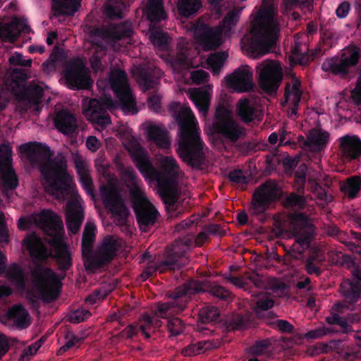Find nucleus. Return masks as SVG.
Listing matches in <instances>:
<instances>
[{
  "instance_id": "39448f33",
  "label": "nucleus",
  "mask_w": 361,
  "mask_h": 361,
  "mask_svg": "<svg viewBox=\"0 0 361 361\" xmlns=\"http://www.w3.org/2000/svg\"><path fill=\"white\" fill-rule=\"evenodd\" d=\"M135 165L144 178L154 177L159 188L169 187L178 176L179 166L176 159L166 157L163 161V173H159L149 159L147 152L138 144L128 149Z\"/></svg>"
},
{
  "instance_id": "864d4df0",
  "label": "nucleus",
  "mask_w": 361,
  "mask_h": 361,
  "mask_svg": "<svg viewBox=\"0 0 361 361\" xmlns=\"http://www.w3.org/2000/svg\"><path fill=\"white\" fill-rule=\"evenodd\" d=\"M344 308L353 312L345 316L346 320L351 326L352 324L359 323L361 321V304L344 305Z\"/></svg>"
},
{
  "instance_id": "a211bd4d",
  "label": "nucleus",
  "mask_w": 361,
  "mask_h": 361,
  "mask_svg": "<svg viewBox=\"0 0 361 361\" xmlns=\"http://www.w3.org/2000/svg\"><path fill=\"white\" fill-rule=\"evenodd\" d=\"M290 219L296 243L302 250L308 248L315 231L311 218L306 213L294 212L290 215Z\"/></svg>"
},
{
  "instance_id": "b1692460",
  "label": "nucleus",
  "mask_w": 361,
  "mask_h": 361,
  "mask_svg": "<svg viewBox=\"0 0 361 361\" xmlns=\"http://www.w3.org/2000/svg\"><path fill=\"white\" fill-rule=\"evenodd\" d=\"M117 168L122 180L129 190L131 200L145 196V192L141 188L142 180L137 176L135 170L132 166H126L121 163Z\"/></svg>"
},
{
  "instance_id": "412c9836",
  "label": "nucleus",
  "mask_w": 361,
  "mask_h": 361,
  "mask_svg": "<svg viewBox=\"0 0 361 361\" xmlns=\"http://www.w3.org/2000/svg\"><path fill=\"white\" fill-rule=\"evenodd\" d=\"M185 285L190 298L197 293L207 292L221 300L226 301L231 295V293L222 286L207 280L204 281L190 280L185 283Z\"/></svg>"
},
{
  "instance_id": "f3484780",
  "label": "nucleus",
  "mask_w": 361,
  "mask_h": 361,
  "mask_svg": "<svg viewBox=\"0 0 361 361\" xmlns=\"http://www.w3.org/2000/svg\"><path fill=\"white\" fill-rule=\"evenodd\" d=\"M259 84L267 93L276 92L283 79V71L279 64L274 61H264L257 66Z\"/></svg>"
},
{
  "instance_id": "a878e982",
  "label": "nucleus",
  "mask_w": 361,
  "mask_h": 361,
  "mask_svg": "<svg viewBox=\"0 0 361 361\" xmlns=\"http://www.w3.org/2000/svg\"><path fill=\"white\" fill-rule=\"evenodd\" d=\"M137 81L144 90L155 88L163 75L161 70L154 66H140L135 73Z\"/></svg>"
},
{
  "instance_id": "6e6d98bb",
  "label": "nucleus",
  "mask_w": 361,
  "mask_h": 361,
  "mask_svg": "<svg viewBox=\"0 0 361 361\" xmlns=\"http://www.w3.org/2000/svg\"><path fill=\"white\" fill-rule=\"evenodd\" d=\"M306 202V199L303 195L296 193H291L285 199L286 205L295 209H303Z\"/></svg>"
},
{
  "instance_id": "f03ea898",
  "label": "nucleus",
  "mask_w": 361,
  "mask_h": 361,
  "mask_svg": "<svg viewBox=\"0 0 361 361\" xmlns=\"http://www.w3.org/2000/svg\"><path fill=\"white\" fill-rule=\"evenodd\" d=\"M169 111L178 126V147L176 149L179 157L193 169H200L205 156L204 142L196 127L197 121L189 107L173 102L169 105Z\"/></svg>"
},
{
  "instance_id": "7ed1b4c3",
  "label": "nucleus",
  "mask_w": 361,
  "mask_h": 361,
  "mask_svg": "<svg viewBox=\"0 0 361 361\" xmlns=\"http://www.w3.org/2000/svg\"><path fill=\"white\" fill-rule=\"evenodd\" d=\"M262 2L260 9L253 19L250 33L242 39L247 51L254 57L269 53L276 44L279 32L277 8L273 4Z\"/></svg>"
},
{
  "instance_id": "4d7b16f0",
  "label": "nucleus",
  "mask_w": 361,
  "mask_h": 361,
  "mask_svg": "<svg viewBox=\"0 0 361 361\" xmlns=\"http://www.w3.org/2000/svg\"><path fill=\"white\" fill-rule=\"evenodd\" d=\"M243 7L234 8L230 11L223 20L224 26L226 28L231 29L239 20Z\"/></svg>"
},
{
  "instance_id": "69168bd1",
  "label": "nucleus",
  "mask_w": 361,
  "mask_h": 361,
  "mask_svg": "<svg viewBox=\"0 0 361 361\" xmlns=\"http://www.w3.org/2000/svg\"><path fill=\"white\" fill-rule=\"evenodd\" d=\"M27 92L31 100L35 104L39 103L44 96V90L38 85L31 86Z\"/></svg>"
},
{
  "instance_id": "a18cd8bd",
  "label": "nucleus",
  "mask_w": 361,
  "mask_h": 361,
  "mask_svg": "<svg viewBox=\"0 0 361 361\" xmlns=\"http://www.w3.org/2000/svg\"><path fill=\"white\" fill-rule=\"evenodd\" d=\"M149 39L154 47L160 50H168L169 48V37L167 33L162 30L152 32Z\"/></svg>"
},
{
  "instance_id": "0e129e2a",
  "label": "nucleus",
  "mask_w": 361,
  "mask_h": 361,
  "mask_svg": "<svg viewBox=\"0 0 361 361\" xmlns=\"http://www.w3.org/2000/svg\"><path fill=\"white\" fill-rule=\"evenodd\" d=\"M209 78V74L202 69L193 71L190 73V79L196 85H200L207 82Z\"/></svg>"
},
{
  "instance_id": "2eb2a0df",
  "label": "nucleus",
  "mask_w": 361,
  "mask_h": 361,
  "mask_svg": "<svg viewBox=\"0 0 361 361\" xmlns=\"http://www.w3.org/2000/svg\"><path fill=\"white\" fill-rule=\"evenodd\" d=\"M109 83L122 109L127 111L135 110L136 113L135 101L128 84L126 72L121 70L112 72L109 76Z\"/></svg>"
},
{
  "instance_id": "393cba45",
  "label": "nucleus",
  "mask_w": 361,
  "mask_h": 361,
  "mask_svg": "<svg viewBox=\"0 0 361 361\" xmlns=\"http://www.w3.org/2000/svg\"><path fill=\"white\" fill-rule=\"evenodd\" d=\"M193 29L195 38L207 49H216L221 44V32L207 24L199 20L193 25Z\"/></svg>"
},
{
  "instance_id": "e2e57ef3",
  "label": "nucleus",
  "mask_w": 361,
  "mask_h": 361,
  "mask_svg": "<svg viewBox=\"0 0 361 361\" xmlns=\"http://www.w3.org/2000/svg\"><path fill=\"white\" fill-rule=\"evenodd\" d=\"M228 178L231 183L235 184L246 185L247 183V179L241 169H235L230 171Z\"/></svg>"
},
{
  "instance_id": "f257e3e1",
  "label": "nucleus",
  "mask_w": 361,
  "mask_h": 361,
  "mask_svg": "<svg viewBox=\"0 0 361 361\" xmlns=\"http://www.w3.org/2000/svg\"><path fill=\"white\" fill-rule=\"evenodd\" d=\"M32 166H39L42 183L47 190L56 195L57 199L64 200L75 186L73 178L68 172V162L64 156L59 154L50 158V149L43 143L29 142L19 147Z\"/></svg>"
},
{
  "instance_id": "680f3d73",
  "label": "nucleus",
  "mask_w": 361,
  "mask_h": 361,
  "mask_svg": "<svg viewBox=\"0 0 361 361\" xmlns=\"http://www.w3.org/2000/svg\"><path fill=\"white\" fill-rule=\"evenodd\" d=\"M89 310L84 309H78L73 312L68 318V320L73 324H78L84 322L86 319L91 316Z\"/></svg>"
},
{
  "instance_id": "13d9d810",
  "label": "nucleus",
  "mask_w": 361,
  "mask_h": 361,
  "mask_svg": "<svg viewBox=\"0 0 361 361\" xmlns=\"http://www.w3.org/2000/svg\"><path fill=\"white\" fill-rule=\"evenodd\" d=\"M167 329L171 336H177L184 331L185 326L180 318L172 317L168 321Z\"/></svg>"
},
{
  "instance_id": "ddd939ff",
  "label": "nucleus",
  "mask_w": 361,
  "mask_h": 361,
  "mask_svg": "<svg viewBox=\"0 0 361 361\" xmlns=\"http://www.w3.org/2000/svg\"><path fill=\"white\" fill-rule=\"evenodd\" d=\"M214 132L226 141L236 142L245 134V128L229 117L226 110L218 108L213 122Z\"/></svg>"
},
{
  "instance_id": "423d86ee",
  "label": "nucleus",
  "mask_w": 361,
  "mask_h": 361,
  "mask_svg": "<svg viewBox=\"0 0 361 361\" xmlns=\"http://www.w3.org/2000/svg\"><path fill=\"white\" fill-rule=\"evenodd\" d=\"M185 283L178 286L169 293V298L173 300L167 302H159L157 309L152 312L154 315L145 314L140 324V331L146 338L151 337L150 333L160 326V320L157 318H169L171 315L182 313L188 307L190 296L186 288Z\"/></svg>"
},
{
  "instance_id": "09e8293b",
  "label": "nucleus",
  "mask_w": 361,
  "mask_h": 361,
  "mask_svg": "<svg viewBox=\"0 0 361 361\" xmlns=\"http://www.w3.org/2000/svg\"><path fill=\"white\" fill-rule=\"evenodd\" d=\"M228 54L226 51H220L211 54L208 59V64L211 66L214 74H218L227 59Z\"/></svg>"
},
{
  "instance_id": "8fccbe9b",
  "label": "nucleus",
  "mask_w": 361,
  "mask_h": 361,
  "mask_svg": "<svg viewBox=\"0 0 361 361\" xmlns=\"http://www.w3.org/2000/svg\"><path fill=\"white\" fill-rule=\"evenodd\" d=\"M7 275L11 280L16 282L20 286H23L25 285L24 271L18 264L13 263L10 265L7 271Z\"/></svg>"
},
{
  "instance_id": "7c9ffc66",
  "label": "nucleus",
  "mask_w": 361,
  "mask_h": 361,
  "mask_svg": "<svg viewBox=\"0 0 361 361\" xmlns=\"http://www.w3.org/2000/svg\"><path fill=\"white\" fill-rule=\"evenodd\" d=\"M54 125L64 135L73 134L78 127L75 116L66 110H61L56 114Z\"/></svg>"
},
{
  "instance_id": "f8f14e48",
  "label": "nucleus",
  "mask_w": 361,
  "mask_h": 361,
  "mask_svg": "<svg viewBox=\"0 0 361 361\" xmlns=\"http://www.w3.org/2000/svg\"><path fill=\"white\" fill-rule=\"evenodd\" d=\"M12 147L9 142L0 145V185L4 192L13 191L19 178L12 165Z\"/></svg>"
},
{
  "instance_id": "5701e85b",
  "label": "nucleus",
  "mask_w": 361,
  "mask_h": 361,
  "mask_svg": "<svg viewBox=\"0 0 361 361\" xmlns=\"http://www.w3.org/2000/svg\"><path fill=\"white\" fill-rule=\"evenodd\" d=\"M361 269L355 268L352 272V279L343 281L340 286V292L344 305H355L361 298Z\"/></svg>"
},
{
  "instance_id": "9d476101",
  "label": "nucleus",
  "mask_w": 361,
  "mask_h": 361,
  "mask_svg": "<svg viewBox=\"0 0 361 361\" xmlns=\"http://www.w3.org/2000/svg\"><path fill=\"white\" fill-rule=\"evenodd\" d=\"M120 247L121 243L117 237L109 235L105 236L98 246L97 252L89 257L86 270L93 273L108 265L116 256Z\"/></svg>"
},
{
  "instance_id": "6e6552de",
  "label": "nucleus",
  "mask_w": 361,
  "mask_h": 361,
  "mask_svg": "<svg viewBox=\"0 0 361 361\" xmlns=\"http://www.w3.org/2000/svg\"><path fill=\"white\" fill-rule=\"evenodd\" d=\"M361 57L360 49L355 45L345 47L341 55L325 59L322 70L341 78H347L354 73Z\"/></svg>"
},
{
  "instance_id": "e433bc0d",
  "label": "nucleus",
  "mask_w": 361,
  "mask_h": 361,
  "mask_svg": "<svg viewBox=\"0 0 361 361\" xmlns=\"http://www.w3.org/2000/svg\"><path fill=\"white\" fill-rule=\"evenodd\" d=\"M7 315L8 318L13 320L15 325L19 329H25L30 324L29 313L22 305L12 307L8 310Z\"/></svg>"
},
{
  "instance_id": "5fc2aeb1",
  "label": "nucleus",
  "mask_w": 361,
  "mask_h": 361,
  "mask_svg": "<svg viewBox=\"0 0 361 361\" xmlns=\"http://www.w3.org/2000/svg\"><path fill=\"white\" fill-rule=\"evenodd\" d=\"M271 345V342L269 338L257 341L250 348V353L255 356H262Z\"/></svg>"
},
{
  "instance_id": "6ab92c4d",
  "label": "nucleus",
  "mask_w": 361,
  "mask_h": 361,
  "mask_svg": "<svg viewBox=\"0 0 361 361\" xmlns=\"http://www.w3.org/2000/svg\"><path fill=\"white\" fill-rule=\"evenodd\" d=\"M131 201L140 229L145 232L147 231L157 221L159 216L158 210L147 200L145 195Z\"/></svg>"
},
{
  "instance_id": "603ef678",
  "label": "nucleus",
  "mask_w": 361,
  "mask_h": 361,
  "mask_svg": "<svg viewBox=\"0 0 361 361\" xmlns=\"http://www.w3.org/2000/svg\"><path fill=\"white\" fill-rule=\"evenodd\" d=\"M330 257L334 264L339 266H345L346 267H350L355 264L351 256L343 254L341 252H331L330 254Z\"/></svg>"
},
{
  "instance_id": "0eeeda50",
  "label": "nucleus",
  "mask_w": 361,
  "mask_h": 361,
  "mask_svg": "<svg viewBox=\"0 0 361 361\" xmlns=\"http://www.w3.org/2000/svg\"><path fill=\"white\" fill-rule=\"evenodd\" d=\"M38 224L42 229L53 238L49 243L54 250L56 259L61 270L66 271L72 266V257L68 246L60 239L63 233L62 219L49 209H44L38 214Z\"/></svg>"
},
{
  "instance_id": "72a5a7b5",
  "label": "nucleus",
  "mask_w": 361,
  "mask_h": 361,
  "mask_svg": "<svg viewBox=\"0 0 361 361\" xmlns=\"http://www.w3.org/2000/svg\"><path fill=\"white\" fill-rule=\"evenodd\" d=\"M147 136L159 148L168 149L171 145L169 132L164 127L157 125L149 126L147 129Z\"/></svg>"
},
{
  "instance_id": "cd10ccee",
  "label": "nucleus",
  "mask_w": 361,
  "mask_h": 361,
  "mask_svg": "<svg viewBox=\"0 0 361 361\" xmlns=\"http://www.w3.org/2000/svg\"><path fill=\"white\" fill-rule=\"evenodd\" d=\"M84 220L82 207L77 202H69L66 210V221L68 231L72 234L77 233Z\"/></svg>"
},
{
  "instance_id": "de8ad7c7",
  "label": "nucleus",
  "mask_w": 361,
  "mask_h": 361,
  "mask_svg": "<svg viewBox=\"0 0 361 361\" xmlns=\"http://www.w3.org/2000/svg\"><path fill=\"white\" fill-rule=\"evenodd\" d=\"M66 342L58 350L57 355H61L70 350L71 348L76 346L78 343H81L84 338L77 336L74 332L71 331H66L64 336Z\"/></svg>"
},
{
  "instance_id": "4c0bfd02",
  "label": "nucleus",
  "mask_w": 361,
  "mask_h": 361,
  "mask_svg": "<svg viewBox=\"0 0 361 361\" xmlns=\"http://www.w3.org/2000/svg\"><path fill=\"white\" fill-rule=\"evenodd\" d=\"M129 6V1H105L104 14L111 20L121 19L124 10Z\"/></svg>"
},
{
  "instance_id": "4be33fe9",
  "label": "nucleus",
  "mask_w": 361,
  "mask_h": 361,
  "mask_svg": "<svg viewBox=\"0 0 361 361\" xmlns=\"http://www.w3.org/2000/svg\"><path fill=\"white\" fill-rule=\"evenodd\" d=\"M226 85L237 92H247L253 90L252 73L248 66L235 69L225 77Z\"/></svg>"
},
{
  "instance_id": "774afa93",
  "label": "nucleus",
  "mask_w": 361,
  "mask_h": 361,
  "mask_svg": "<svg viewBox=\"0 0 361 361\" xmlns=\"http://www.w3.org/2000/svg\"><path fill=\"white\" fill-rule=\"evenodd\" d=\"M229 326L233 331L242 330L247 328V322L245 321L243 316L238 314L231 319Z\"/></svg>"
},
{
  "instance_id": "79ce46f5",
  "label": "nucleus",
  "mask_w": 361,
  "mask_h": 361,
  "mask_svg": "<svg viewBox=\"0 0 361 361\" xmlns=\"http://www.w3.org/2000/svg\"><path fill=\"white\" fill-rule=\"evenodd\" d=\"M361 190V178L357 176H351L341 185V190L350 199L357 197Z\"/></svg>"
},
{
  "instance_id": "338daca9",
  "label": "nucleus",
  "mask_w": 361,
  "mask_h": 361,
  "mask_svg": "<svg viewBox=\"0 0 361 361\" xmlns=\"http://www.w3.org/2000/svg\"><path fill=\"white\" fill-rule=\"evenodd\" d=\"M169 187L160 188L161 190V195L166 204L173 207L177 202L178 198L176 195L169 190Z\"/></svg>"
},
{
  "instance_id": "473e14b6",
  "label": "nucleus",
  "mask_w": 361,
  "mask_h": 361,
  "mask_svg": "<svg viewBox=\"0 0 361 361\" xmlns=\"http://www.w3.org/2000/svg\"><path fill=\"white\" fill-rule=\"evenodd\" d=\"M96 226L94 224L88 222L86 224L82 238V255L84 259V265L86 268L87 261L89 257L93 255L92 247L95 240Z\"/></svg>"
},
{
  "instance_id": "49530a36",
  "label": "nucleus",
  "mask_w": 361,
  "mask_h": 361,
  "mask_svg": "<svg viewBox=\"0 0 361 361\" xmlns=\"http://www.w3.org/2000/svg\"><path fill=\"white\" fill-rule=\"evenodd\" d=\"M198 321L202 324H209L215 322L219 317V310L214 306H205L199 311Z\"/></svg>"
},
{
  "instance_id": "c756f323",
  "label": "nucleus",
  "mask_w": 361,
  "mask_h": 361,
  "mask_svg": "<svg viewBox=\"0 0 361 361\" xmlns=\"http://www.w3.org/2000/svg\"><path fill=\"white\" fill-rule=\"evenodd\" d=\"M300 87L301 82L296 77H293L292 78L290 83L287 82L286 85L284 101L282 102V105L284 106L288 102H290L291 114L293 115L298 114V109L302 97V91Z\"/></svg>"
},
{
  "instance_id": "4468645a",
  "label": "nucleus",
  "mask_w": 361,
  "mask_h": 361,
  "mask_svg": "<svg viewBox=\"0 0 361 361\" xmlns=\"http://www.w3.org/2000/svg\"><path fill=\"white\" fill-rule=\"evenodd\" d=\"M101 196L105 207L111 213L117 224L125 225L129 211L119 191L112 186L104 185L101 188Z\"/></svg>"
},
{
  "instance_id": "3c124183",
  "label": "nucleus",
  "mask_w": 361,
  "mask_h": 361,
  "mask_svg": "<svg viewBox=\"0 0 361 361\" xmlns=\"http://www.w3.org/2000/svg\"><path fill=\"white\" fill-rule=\"evenodd\" d=\"M338 331L335 327H319L315 329L310 330L307 331L304 338L307 340H314L322 338L323 336H325L329 334H334L337 333Z\"/></svg>"
},
{
  "instance_id": "c03bdc74",
  "label": "nucleus",
  "mask_w": 361,
  "mask_h": 361,
  "mask_svg": "<svg viewBox=\"0 0 361 361\" xmlns=\"http://www.w3.org/2000/svg\"><path fill=\"white\" fill-rule=\"evenodd\" d=\"M190 99L200 111L203 114L207 113L209 103L205 92L195 89L191 92Z\"/></svg>"
},
{
  "instance_id": "20e7f679",
  "label": "nucleus",
  "mask_w": 361,
  "mask_h": 361,
  "mask_svg": "<svg viewBox=\"0 0 361 361\" xmlns=\"http://www.w3.org/2000/svg\"><path fill=\"white\" fill-rule=\"evenodd\" d=\"M30 257L36 264L32 271L33 283L42 298L47 302L56 300L61 292L62 283L57 274L50 268L44 267L39 263L47 260L49 252L39 238H28L24 243Z\"/></svg>"
},
{
  "instance_id": "bb28decb",
  "label": "nucleus",
  "mask_w": 361,
  "mask_h": 361,
  "mask_svg": "<svg viewBox=\"0 0 361 361\" xmlns=\"http://www.w3.org/2000/svg\"><path fill=\"white\" fill-rule=\"evenodd\" d=\"M30 32L27 20L23 17H13L9 23L0 26V37L7 42L16 40L21 32L29 34Z\"/></svg>"
},
{
  "instance_id": "37998d69",
  "label": "nucleus",
  "mask_w": 361,
  "mask_h": 361,
  "mask_svg": "<svg viewBox=\"0 0 361 361\" xmlns=\"http://www.w3.org/2000/svg\"><path fill=\"white\" fill-rule=\"evenodd\" d=\"M202 1H177L178 14L183 18H189L202 7Z\"/></svg>"
},
{
  "instance_id": "ea45409f",
  "label": "nucleus",
  "mask_w": 361,
  "mask_h": 361,
  "mask_svg": "<svg viewBox=\"0 0 361 361\" xmlns=\"http://www.w3.org/2000/svg\"><path fill=\"white\" fill-rule=\"evenodd\" d=\"M329 136V135L327 132L313 129L310 132L304 144L309 147H316L320 149L328 143Z\"/></svg>"
},
{
  "instance_id": "f704fd0d",
  "label": "nucleus",
  "mask_w": 361,
  "mask_h": 361,
  "mask_svg": "<svg viewBox=\"0 0 361 361\" xmlns=\"http://www.w3.org/2000/svg\"><path fill=\"white\" fill-rule=\"evenodd\" d=\"M143 10L144 15L152 23H160L166 18L163 1H147Z\"/></svg>"
},
{
  "instance_id": "c9c22d12",
  "label": "nucleus",
  "mask_w": 361,
  "mask_h": 361,
  "mask_svg": "<svg viewBox=\"0 0 361 361\" xmlns=\"http://www.w3.org/2000/svg\"><path fill=\"white\" fill-rule=\"evenodd\" d=\"M81 1H51V9L56 17L72 16L81 6Z\"/></svg>"
},
{
  "instance_id": "c85d7f7f",
  "label": "nucleus",
  "mask_w": 361,
  "mask_h": 361,
  "mask_svg": "<svg viewBox=\"0 0 361 361\" xmlns=\"http://www.w3.org/2000/svg\"><path fill=\"white\" fill-rule=\"evenodd\" d=\"M236 109L238 116L245 123L261 119L262 111L259 106L247 98L240 99L237 103Z\"/></svg>"
},
{
  "instance_id": "2f4dec72",
  "label": "nucleus",
  "mask_w": 361,
  "mask_h": 361,
  "mask_svg": "<svg viewBox=\"0 0 361 361\" xmlns=\"http://www.w3.org/2000/svg\"><path fill=\"white\" fill-rule=\"evenodd\" d=\"M340 148L344 156L350 159L361 157V140L357 135H345L340 138Z\"/></svg>"
},
{
  "instance_id": "052dcab7",
  "label": "nucleus",
  "mask_w": 361,
  "mask_h": 361,
  "mask_svg": "<svg viewBox=\"0 0 361 361\" xmlns=\"http://www.w3.org/2000/svg\"><path fill=\"white\" fill-rule=\"evenodd\" d=\"M344 309V305L341 302H337L334 305L332 310L334 312H331L330 315L325 318V321L329 325H337L341 317L338 313H342Z\"/></svg>"
},
{
  "instance_id": "bf43d9fd",
  "label": "nucleus",
  "mask_w": 361,
  "mask_h": 361,
  "mask_svg": "<svg viewBox=\"0 0 361 361\" xmlns=\"http://www.w3.org/2000/svg\"><path fill=\"white\" fill-rule=\"evenodd\" d=\"M174 64L181 69H187L190 66L191 61L187 49H182L177 52L174 59Z\"/></svg>"
},
{
  "instance_id": "9b49d317",
  "label": "nucleus",
  "mask_w": 361,
  "mask_h": 361,
  "mask_svg": "<svg viewBox=\"0 0 361 361\" xmlns=\"http://www.w3.org/2000/svg\"><path fill=\"white\" fill-rule=\"evenodd\" d=\"M66 86L73 90H88L92 85L90 73L80 59L69 61L63 70Z\"/></svg>"
},
{
  "instance_id": "58836bf2",
  "label": "nucleus",
  "mask_w": 361,
  "mask_h": 361,
  "mask_svg": "<svg viewBox=\"0 0 361 361\" xmlns=\"http://www.w3.org/2000/svg\"><path fill=\"white\" fill-rule=\"evenodd\" d=\"M105 36L109 39L116 42L130 38L133 35V30L126 25H115L104 31Z\"/></svg>"
},
{
  "instance_id": "1a4fd4ad",
  "label": "nucleus",
  "mask_w": 361,
  "mask_h": 361,
  "mask_svg": "<svg viewBox=\"0 0 361 361\" xmlns=\"http://www.w3.org/2000/svg\"><path fill=\"white\" fill-rule=\"evenodd\" d=\"M280 188L276 182L267 180L263 183L252 194L250 213L264 222L267 220L266 211L280 197Z\"/></svg>"
},
{
  "instance_id": "a19ab883",
  "label": "nucleus",
  "mask_w": 361,
  "mask_h": 361,
  "mask_svg": "<svg viewBox=\"0 0 361 361\" xmlns=\"http://www.w3.org/2000/svg\"><path fill=\"white\" fill-rule=\"evenodd\" d=\"M324 50L321 47H317L314 49L308 50L307 52L302 53L298 47H295L293 54L297 59L298 63L301 66H307L310 61L324 54Z\"/></svg>"
},
{
  "instance_id": "dca6fc26",
  "label": "nucleus",
  "mask_w": 361,
  "mask_h": 361,
  "mask_svg": "<svg viewBox=\"0 0 361 361\" xmlns=\"http://www.w3.org/2000/svg\"><path fill=\"white\" fill-rule=\"evenodd\" d=\"M189 262V258L185 250H180L173 245L172 250L168 253L166 259L157 264L148 265L141 274L143 280L153 276L157 271L164 272L166 270L179 269Z\"/></svg>"
},
{
  "instance_id": "aec40b11",
  "label": "nucleus",
  "mask_w": 361,
  "mask_h": 361,
  "mask_svg": "<svg viewBox=\"0 0 361 361\" xmlns=\"http://www.w3.org/2000/svg\"><path fill=\"white\" fill-rule=\"evenodd\" d=\"M111 104V99H91L88 106L84 111V114L91 123L102 129L105 128L111 123V117L107 112Z\"/></svg>"
}]
</instances>
